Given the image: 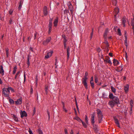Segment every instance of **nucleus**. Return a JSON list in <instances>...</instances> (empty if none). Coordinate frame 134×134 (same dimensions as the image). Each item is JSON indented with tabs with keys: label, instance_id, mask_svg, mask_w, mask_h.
<instances>
[{
	"label": "nucleus",
	"instance_id": "obj_1",
	"mask_svg": "<svg viewBox=\"0 0 134 134\" xmlns=\"http://www.w3.org/2000/svg\"><path fill=\"white\" fill-rule=\"evenodd\" d=\"M97 113L98 114V121L99 123L101 122L103 118V115L101 111L99 109H97Z\"/></svg>",
	"mask_w": 134,
	"mask_h": 134
},
{
	"label": "nucleus",
	"instance_id": "obj_2",
	"mask_svg": "<svg viewBox=\"0 0 134 134\" xmlns=\"http://www.w3.org/2000/svg\"><path fill=\"white\" fill-rule=\"evenodd\" d=\"M103 60L105 64L109 63L110 64H112V63L110 60V58L109 57L106 56L105 59H103Z\"/></svg>",
	"mask_w": 134,
	"mask_h": 134
},
{
	"label": "nucleus",
	"instance_id": "obj_3",
	"mask_svg": "<svg viewBox=\"0 0 134 134\" xmlns=\"http://www.w3.org/2000/svg\"><path fill=\"white\" fill-rule=\"evenodd\" d=\"M88 79H85V77L82 79V83L83 84L85 88L86 89H88L87 83L86 82V81Z\"/></svg>",
	"mask_w": 134,
	"mask_h": 134
},
{
	"label": "nucleus",
	"instance_id": "obj_4",
	"mask_svg": "<svg viewBox=\"0 0 134 134\" xmlns=\"http://www.w3.org/2000/svg\"><path fill=\"white\" fill-rule=\"evenodd\" d=\"M119 9L118 8H115L114 9V13L115 14H114V17L115 18V20H116V15L119 12Z\"/></svg>",
	"mask_w": 134,
	"mask_h": 134
},
{
	"label": "nucleus",
	"instance_id": "obj_5",
	"mask_svg": "<svg viewBox=\"0 0 134 134\" xmlns=\"http://www.w3.org/2000/svg\"><path fill=\"white\" fill-rule=\"evenodd\" d=\"M51 40V37H49L46 39V41H44L43 42V44L44 45H46L50 42Z\"/></svg>",
	"mask_w": 134,
	"mask_h": 134
},
{
	"label": "nucleus",
	"instance_id": "obj_6",
	"mask_svg": "<svg viewBox=\"0 0 134 134\" xmlns=\"http://www.w3.org/2000/svg\"><path fill=\"white\" fill-rule=\"evenodd\" d=\"M113 118L114 120L115 123L120 128L119 123L118 119L115 116H114L113 117Z\"/></svg>",
	"mask_w": 134,
	"mask_h": 134
},
{
	"label": "nucleus",
	"instance_id": "obj_7",
	"mask_svg": "<svg viewBox=\"0 0 134 134\" xmlns=\"http://www.w3.org/2000/svg\"><path fill=\"white\" fill-rule=\"evenodd\" d=\"M113 99V100L115 102L116 104H118L119 103V99L117 97H115Z\"/></svg>",
	"mask_w": 134,
	"mask_h": 134
},
{
	"label": "nucleus",
	"instance_id": "obj_8",
	"mask_svg": "<svg viewBox=\"0 0 134 134\" xmlns=\"http://www.w3.org/2000/svg\"><path fill=\"white\" fill-rule=\"evenodd\" d=\"M53 53V52L52 51H51L50 52H49L47 53V55L45 56V59H48L49 57H51Z\"/></svg>",
	"mask_w": 134,
	"mask_h": 134
},
{
	"label": "nucleus",
	"instance_id": "obj_9",
	"mask_svg": "<svg viewBox=\"0 0 134 134\" xmlns=\"http://www.w3.org/2000/svg\"><path fill=\"white\" fill-rule=\"evenodd\" d=\"M6 90L7 92H8V93L9 94L10 92V91H11V92H14L13 89L11 87H9L8 88H3V90Z\"/></svg>",
	"mask_w": 134,
	"mask_h": 134
},
{
	"label": "nucleus",
	"instance_id": "obj_10",
	"mask_svg": "<svg viewBox=\"0 0 134 134\" xmlns=\"http://www.w3.org/2000/svg\"><path fill=\"white\" fill-rule=\"evenodd\" d=\"M43 14L45 16L47 15L48 14L47 11V7L46 6H45L43 9Z\"/></svg>",
	"mask_w": 134,
	"mask_h": 134
},
{
	"label": "nucleus",
	"instance_id": "obj_11",
	"mask_svg": "<svg viewBox=\"0 0 134 134\" xmlns=\"http://www.w3.org/2000/svg\"><path fill=\"white\" fill-rule=\"evenodd\" d=\"M21 117L23 118V117L27 116V115L25 111H21V113H20Z\"/></svg>",
	"mask_w": 134,
	"mask_h": 134
},
{
	"label": "nucleus",
	"instance_id": "obj_12",
	"mask_svg": "<svg viewBox=\"0 0 134 134\" xmlns=\"http://www.w3.org/2000/svg\"><path fill=\"white\" fill-rule=\"evenodd\" d=\"M108 30L109 29H108L107 28L105 29V30L104 34L103 35V37L104 39H107V35L108 33Z\"/></svg>",
	"mask_w": 134,
	"mask_h": 134
},
{
	"label": "nucleus",
	"instance_id": "obj_13",
	"mask_svg": "<svg viewBox=\"0 0 134 134\" xmlns=\"http://www.w3.org/2000/svg\"><path fill=\"white\" fill-rule=\"evenodd\" d=\"M22 99L21 98L18 99L16 101H15V104L17 105L21 104L22 103Z\"/></svg>",
	"mask_w": 134,
	"mask_h": 134
},
{
	"label": "nucleus",
	"instance_id": "obj_14",
	"mask_svg": "<svg viewBox=\"0 0 134 134\" xmlns=\"http://www.w3.org/2000/svg\"><path fill=\"white\" fill-rule=\"evenodd\" d=\"M2 92L3 93L4 96L5 97H8L9 96V94L8 93V92H7L6 90H3V89Z\"/></svg>",
	"mask_w": 134,
	"mask_h": 134
},
{
	"label": "nucleus",
	"instance_id": "obj_15",
	"mask_svg": "<svg viewBox=\"0 0 134 134\" xmlns=\"http://www.w3.org/2000/svg\"><path fill=\"white\" fill-rule=\"evenodd\" d=\"M69 8L71 12V13L72 14L73 7L71 3H70L69 5Z\"/></svg>",
	"mask_w": 134,
	"mask_h": 134
},
{
	"label": "nucleus",
	"instance_id": "obj_16",
	"mask_svg": "<svg viewBox=\"0 0 134 134\" xmlns=\"http://www.w3.org/2000/svg\"><path fill=\"white\" fill-rule=\"evenodd\" d=\"M94 116H95V114L94 113L92 114V116H91V122L92 124H94Z\"/></svg>",
	"mask_w": 134,
	"mask_h": 134
},
{
	"label": "nucleus",
	"instance_id": "obj_17",
	"mask_svg": "<svg viewBox=\"0 0 134 134\" xmlns=\"http://www.w3.org/2000/svg\"><path fill=\"white\" fill-rule=\"evenodd\" d=\"M122 23L124 27H125V23L126 22V19L125 17H123L122 19Z\"/></svg>",
	"mask_w": 134,
	"mask_h": 134
},
{
	"label": "nucleus",
	"instance_id": "obj_18",
	"mask_svg": "<svg viewBox=\"0 0 134 134\" xmlns=\"http://www.w3.org/2000/svg\"><path fill=\"white\" fill-rule=\"evenodd\" d=\"M125 46H126V47H127L128 46V43L127 42V35L126 34V33L125 35Z\"/></svg>",
	"mask_w": 134,
	"mask_h": 134
},
{
	"label": "nucleus",
	"instance_id": "obj_19",
	"mask_svg": "<svg viewBox=\"0 0 134 134\" xmlns=\"http://www.w3.org/2000/svg\"><path fill=\"white\" fill-rule=\"evenodd\" d=\"M122 66H120L117 68L115 69L118 72H120L122 71L123 69Z\"/></svg>",
	"mask_w": 134,
	"mask_h": 134
},
{
	"label": "nucleus",
	"instance_id": "obj_20",
	"mask_svg": "<svg viewBox=\"0 0 134 134\" xmlns=\"http://www.w3.org/2000/svg\"><path fill=\"white\" fill-rule=\"evenodd\" d=\"M70 51V48L69 46L66 49V51L67 52V59L68 60L69 58V51Z\"/></svg>",
	"mask_w": 134,
	"mask_h": 134
},
{
	"label": "nucleus",
	"instance_id": "obj_21",
	"mask_svg": "<svg viewBox=\"0 0 134 134\" xmlns=\"http://www.w3.org/2000/svg\"><path fill=\"white\" fill-rule=\"evenodd\" d=\"M129 88V86L127 85L126 86H124V90L125 93H127L128 91Z\"/></svg>",
	"mask_w": 134,
	"mask_h": 134
},
{
	"label": "nucleus",
	"instance_id": "obj_22",
	"mask_svg": "<svg viewBox=\"0 0 134 134\" xmlns=\"http://www.w3.org/2000/svg\"><path fill=\"white\" fill-rule=\"evenodd\" d=\"M109 104L111 107L114 106V105L116 104L113 100L110 101L109 102Z\"/></svg>",
	"mask_w": 134,
	"mask_h": 134
},
{
	"label": "nucleus",
	"instance_id": "obj_23",
	"mask_svg": "<svg viewBox=\"0 0 134 134\" xmlns=\"http://www.w3.org/2000/svg\"><path fill=\"white\" fill-rule=\"evenodd\" d=\"M113 61V63L114 65H117L119 64V62L117 60H116L115 59H114Z\"/></svg>",
	"mask_w": 134,
	"mask_h": 134
},
{
	"label": "nucleus",
	"instance_id": "obj_24",
	"mask_svg": "<svg viewBox=\"0 0 134 134\" xmlns=\"http://www.w3.org/2000/svg\"><path fill=\"white\" fill-rule=\"evenodd\" d=\"M58 22V18H57L55 19V20L54 22V26H56L57 25V24Z\"/></svg>",
	"mask_w": 134,
	"mask_h": 134
},
{
	"label": "nucleus",
	"instance_id": "obj_25",
	"mask_svg": "<svg viewBox=\"0 0 134 134\" xmlns=\"http://www.w3.org/2000/svg\"><path fill=\"white\" fill-rule=\"evenodd\" d=\"M23 2L21 0H20L19 2V4L18 7L19 10H20L21 8V7L23 4Z\"/></svg>",
	"mask_w": 134,
	"mask_h": 134
},
{
	"label": "nucleus",
	"instance_id": "obj_26",
	"mask_svg": "<svg viewBox=\"0 0 134 134\" xmlns=\"http://www.w3.org/2000/svg\"><path fill=\"white\" fill-rule=\"evenodd\" d=\"M1 68L0 70V74H2V75H3L4 74V70L3 69V67L2 65H1Z\"/></svg>",
	"mask_w": 134,
	"mask_h": 134
},
{
	"label": "nucleus",
	"instance_id": "obj_27",
	"mask_svg": "<svg viewBox=\"0 0 134 134\" xmlns=\"http://www.w3.org/2000/svg\"><path fill=\"white\" fill-rule=\"evenodd\" d=\"M103 43H104L106 45V47H109V44H108V42L107 41V39H104V41L103 42Z\"/></svg>",
	"mask_w": 134,
	"mask_h": 134
},
{
	"label": "nucleus",
	"instance_id": "obj_28",
	"mask_svg": "<svg viewBox=\"0 0 134 134\" xmlns=\"http://www.w3.org/2000/svg\"><path fill=\"white\" fill-rule=\"evenodd\" d=\"M115 96H114L112 93H110L109 95V98L111 99H113Z\"/></svg>",
	"mask_w": 134,
	"mask_h": 134
},
{
	"label": "nucleus",
	"instance_id": "obj_29",
	"mask_svg": "<svg viewBox=\"0 0 134 134\" xmlns=\"http://www.w3.org/2000/svg\"><path fill=\"white\" fill-rule=\"evenodd\" d=\"M93 126V128L94 129L95 131L96 132H97L98 131L97 130V126L96 125H94V124H92Z\"/></svg>",
	"mask_w": 134,
	"mask_h": 134
},
{
	"label": "nucleus",
	"instance_id": "obj_30",
	"mask_svg": "<svg viewBox=\"0 0 134 134\" xmlns=\"http://www.w3.org/2000/svg\"><path fill=\"white\" fill-rule=\"evenodd\" d=\"M30 59V57L29 55H28L27 56V64L28 65V67H29V66L30 64V61H29Z\"/></svg>",
	"mask_w": 134,
	"mask_h": 134
},
{
	"label": "nucleus",
	"instance_id": "obj_31",
	"mask_svg": "<svg viewBox=\"0 0 134 134\" xmlns=\"http://www.w3.org/2000/svg\"><path fill=\"white\" fill-rule=\"evenodd\" d=\"M111 1L113 5H115L117 3V0H112Z\"/></svg>",
	"mask_w": 134,
	"mask_h": 134
},
{
	"label": "nucleus",
	"instance_id": "obj_32",
	"mask_svg": "<svg viewBox=\"0 0 134 134\" xmlns=\"http://www.w3.org/2000/svg\"><path fill=\"white\" fill-rule=\"evenodd\" d=\"M110 87L112 91L114 93H115L116 92L115 88L112 86H111Z\"/></svg>",
	"mask_w": 134,
	"mask_h": 134
},
{
	"label": "nucleus",
	"instance_id": "obj_33",
	"mask_svg": "<svg viewBox=\"0 0 134 134\" xmlns=\"http://www.w3.org/2000/svg\"><path fill=\"white\" fill-rule=\"evenodd\" d=\"M74 119L80 122V121H82L81 119L78 117H76L75 118H74Z\"/></svg>",
	"mask_w": 134,
	"mask_h": 134
},
{
	"label": "nucleus",
	"instance_id": "obj_34",
	"mask_svg": "<svg viewBox=\"0 0 134 134\" xmlns=\"http://www.w3.org/2000/svg\"><path fill=\"white\" fill-rule=\"evenodd\" d=\"M16 69H17L16 66H15L14 67V68H13V74H14L15 73L16 71Z\"/></svg>",
	"mask_w": 134,
	"mask_h": 134
},
{
	"label": "nucleus",
	"instance_id": "obj_35",
	"mask_svg": "<svg viewBox=\"0 0 134 134\" xmlns=\"http://www.w3.org/2000/svg\"><path fill=\"white\" fill-rule=\"evenodd\" d=\"M90 83L91 85V86L92 88H93L94 87V83L93 82V81H90Z\"/></svg>",
	"mask_w": 134,
	"mask_h": 134
},
{
	"label": "nucleus",
	"instance_id": "obj_36",
	"mask_svg": "<svg viewBox=\"0 0 134 134\" xmlns=\"http://www.w3.org/2000/svg\"><path fill=\"white\" fill-rule=\"evenodd\" d=\"M13 118L15 121H18V118H17V117H16V116H15V115H13Z\"/></svg>",
	"mask_w": 134,
	"mask_h": 134
},
{
	"label": "nucleus",
	"instance_id": "obj_37",
	"mask_svg": "<svg viewBox=\"0 0 134 134\" xmlns=\"http://www.w3.org/2000/svg\"><path fill=\"white\" fill-rule=\"evenodd\" d=\"M82 122V123L83 124V127H85V128H86L87 127V125L83 121H81Z\"/></svg>",
	"mask_w": 134,
	"mask_h": 134
},
{
	"label": "nucleus",
	"instance_id": "obj_38",
	"mask_svg": "<svg viewBox=\"0 0 134 134\" xmlns=\"http://www.w3.org/2000/svg\"><path fill=\"white\" fill-rule=\"evenodd\" d=\"M88 72H86L85 73V74L84 77H85V79H88V78L87 77V76H88Z\"/></svg>",
	"mask_w": 134,
	"mask_h": 134
},
{
	"label": "nucleus",
	"instance_id": "obj_39",
	"mask_svg": "<svg viewBox=\"0 0 134 134\" xmlns=\"http://www.w3.org/2000/svg\"><path fill=\"white\" fill-rule=\"evenodd\" d=\"M131 25L132 26H134V18L133 19H132Z\"/></svg>",
	"mask_w": 134,
	"mask_h": 134
},
{
	"label": "nucleus",
	"instance_id": "obj_40",
	"mask_svg": "<svg viewBox=\"0 0 134 134\" xmlns=\"http://www.w3.org/2000/svg\"><path fill=\"white\" fill-rule=\"evenodd\" d=\"M38 131L39 134H43V132L41 129H39L38 130Z\"/></svg>",
	"mask_w": 134,
	"mask_h": 134
},
{
	"label": "nucleus",
	"instance_id": "obj_41",
	"mask_svg": "<svg viewBox=\"0 0 134 134\" xmlns=\"http://www.w3.org/2000/svg\"><path fill=\"white\" fill-rule=\"evenodd\" d=\"M9 102L11 104H13L14 103V101L12 99H9Z\"/></svg>",
	"mask_w": 134,
	"mask_h": 134
},
{
	"label": "nucleus",
	"instance_id": "obj_42",
	"mask_svg": "<svg viewBox=\"0 0 134 134\" xmlns=\"http://www.w3.org/2000/svg\"><path fill=\"white\" fill-rule=\"evenodd\" d=\"M36 112V108L35 107H34V109L33 110V112L32 113V115L34 116V114H35V113Z\"/></svg>",
	"mask_w": 134,
	"mask_h": 134
},
{
	"label": "nucleus",
	"instance_id": "obj_43",
	"mask_svg": "<svg viewBox=\"0 0 134 134\" xmlns=\"http://www.w3.org/2000/svg\"><path fill=\"white\" fill-rule=\"evenodd\" d=\"M20 73V71H18L17 72V73H16V75H15V79H16L17 76Z\"/></svg>",
	"mask_w": 134,
	"mask_h": 134
},
{
	"label": "nucleus",
	"instance_id": "obj_44",
	"mask_svg": "<svg viewBox=\"0 0 134 134\" xmlns=\"http://www.w3.org/2000/svg\"><path fill=\"white\" fill-rule=\"evenodd\" d=\"M47 114L48 116V120H49V119L50 118V115L49 113V112L48 110H47Z\"/></svg>",
	"mask_w": 134,
	"mask_h": 134
},
{
	"label": "nucleus",
	"instance_id": "obj_45",
	"mask_svg": "<svg viewBox=\"0 0 134 134\" xmlns=\"http://www.w3.org/2000/svg\"><path fill=\"white\" fill-rule=\"evenodd\" d=\"M45 93L46 94H47L48 87H46L45 88Z\"/></svg>",
	"mask_w": 134,
	"mask_h": 134
},
{
	"label": "nucleus",
	"instance_id": "obj_46",
	"mask_svg": "<svg viewBox=\"0 0 134 134\" xmlns=\"http://www.w3.org/2000/svg\"><path fill=\"white\" fill-rule=\"evenodd\" d=\"M118 33L119 35L120 36H121V31H120V30L119 29H118Z\"/></svg>",
	"mask_w": 134,
	"mask_h": 134
},
{
	"label": "nucleus",
	"instance_id": "obj_47",
	"mask_svg": "<svg viewBox=\"0 0 134 134\" xmlns=\"http://www.w3.org/2000/svg\"><path fill=\"white\" fill-rule=\"evenodd\" d=\"M86 117L85 118V122L87 124H88V118L87 115H86Z\"/></svg>",
	"mask_w": 134,
	"mask_h": 134
},
{
	"label": "nucleus",
	"instance_id": "obj_48",
	"mask_svg": "<svg viewBox=\"0 0 134 134\" xmlns=\"http://www.w3.org/2000/svg\"><path fill=\"white\" fill-rule=\"evenodd\" d=\"M130 105L131 106H133V102L132 100H131L130 102Z\"/></svg>",
	"mask_w": 134,
	"mask_h": 134
},
{
	"label": "nucleus",
	"instance_id": "obj_49",
	"mask_svg": "<svg viewBox=\"0 0 134 134\" xmlns=\"http://www.w3.org/2000/svg\"><path fill=\"white\" fill-rule=\"evenodd\" d=\"M66 41H67V40L66 38L64 37V41H63L64 44L66 43Z\"/></svg>",
	"mask_w": 134,
	"mask_h": 134
},
{
	"label": "nucleus",
	"instance_id": "obj_50",
	"mask_svg": "<svg viewBox=\"0 0 134 134\" xmlns=\"http://www.w3.org/2000/svg\"><path fill=\"white\" fill-rule=\"evenodd\" d=\"M64 132H65V134H68V130L66 129L65 128V129Z\"/></svg>",
	"mask_w": 134,
	"mask_h": 134
},
{
	"label": "nucleus",
	"instance_id": "obj_51",
	"mask_svg": "<svg viewBox=\"0 0 134 134\" xmlns=\"http://www.w3.org/2000/svg\"><path fill=\"white\" fill-rule=\"evenodd\" d=\"M52 29V27H49L48 28V33L49 34L51 32V30Z\"/></svg>",
	"mask_w": 134,
	"mask_h": 134
},
{
	"label": "nucleus",
	"instance_id": "obj_52",
	"mask_svg": "<svg viewBox=\"0 0 134 134\" xmlns=\"http://www.w3.org/2000/svg\"><path fill=\"white\" fill-rule=\"evenodd\" d=\"M95 81L96 83H97L98 82V79L97 77H95Z\"/></svg>",
	"mask_w": 134,
	"mask_h": 134
},
{
	"label": "nucleus",
	"instance_id": "obj_53",
	"mask_svg": "<svg viewBox=\"0 0 134 134\" xmlns=\"http://www.w3.org/2000/svg\"><path fill=\"white\" fill-rule=\"evenodd\" d=\"M13 12V10H12V9L10 10L9 11V14L10 15L12 14Z\"/></svg>",
	"mask_w": 134,
	"mask_h": 134
},
{
	"label": "nucleus",
	"instance_id": "obj_54",
	"mask_svg": "<svg viewBox=\"0 0 134 134\" xmlns=\"http://www.w3.org/2000/svg\"><path fill=\"white\" fill-rule=\"evenodd\" d=\"M28 131H29V133L30 134H33V133H32V131L31 130L30 128H29Z\"/></svg>",
	"mask_w": 134,
	"mask_h": 134
},
{
	"label": "nucleus",
	"instance_id": "obj_55",
	"mask_svg": "<svg viewBox=\"0 0 134 134\" xmlns=\"http://www.w3.org/2000/svg\"><path fill=\"white\" fill-rule=\"evenodd\" d=\"M52 23L51 22H49V24L48 26L49 27H52Z\"/></svg>",
	"mask_w": 134,
	"mask_h": 134
},
{
	"label": "nucleus",
	"instance_id": "obj_56",
	"mask_svg": "<svg viewBox=\"0 0 134 134\" xmlns=\"http://www.w3.org/2000/svg\"><path fill=\"white\" fill-rule=\"evenodd\" d=\"M97 51L98 52H100L101 50V49L99 47L97 48Z\"/></svg>",
	"mask_w": 134,
	"mask_h": 134
},
{
	"label": "nucleus",
	"instance_id": "obj_57",
	"mask_svg": "<svg viewBox=\"0 0 134 134\" xmlns=\"http://www.w3.org/2000/svg\"><path fill=\"white\" fill-rule=\"evenodd\" d=\"M36 85H37V80H38V79L37 78V76H36Z\"/></svg>",
	"mask_w": 134,
	"mask_h": 134
},
{
	"label": "nucleus",
	"instance_id": "obj_58",
	"mask_svg": "<svg viewBox=\"0 0 134 134\" xmlns=\"http://www.w3.org/2000/svg\"><path fill=\"white\" fill-rule=\"evenodd\" d=\"M93 34V32H92L91 33V36H90V37L91 39L92 38Z\"/></svg>",
	"mask_w": 134,
	"mask_h": 134
},
{
	"label": "nucleus",
	"instance_id": "obj_59",
	"mask_svg": "<svg viewBox=\"0 0 134 134\" xmlns=\"http://www.w3.org/2000/svg\"><path fill=\"white\" fill-rule=\"evenodd\" d=\"M32 92H33L32 87V86H31V87L30 93H32Z\"/></svg>",
	"mask_w": 134,
	"mask_h": 134
},
{
	"label": "nucleus",
	"instance_id": "obj_60",
	"mask_svg": "<svg viewBox=\"0 0 134 134\" xmlns=\"http://www.w3.org/2000/svg\"><path fill=\"white\" fill-rule=\"evenodd\" d=\"M36 35H37L36 33L35 34H34V39H35L36 38Z\"/></svg>",
	"mask_w": 134,
	"mask_h": 134
},
{
	"label": "nucleus",
	"instance_id": "obj_61",
	"mask_svg": "<svg viewBox=\"0 0 134 134\" xmlns=\"http://www.w3.org/2000/svg\"><path fill=\"white\" fill-rule=\"evenodd\" d=\"M7 57H8L9 55V52H6Z\"/></svg>",
	"mask_w": 134,
	"mask_h": 134
},
{
	"label": "nucleus",
	"instance_id": "obj_62",
	"mask_svg": "<svg viewBox=\"0 0 134 134\" xmlns=\"http://www.w3.org/2000/svg\"><path fill=\"white\" fill-rule=\"evenodd\" d=\"M70 134H74V132L71 129V132H70Z\"/></svg>",
	"mask_w": 134,
	"mask_h": 134
},
{
	"label": "nucleus",
	"instance_id": "obj_63",
	"mask_svg": "<svg viewBox=\"0 0 134 134\" xmlns=\"http://www.w3.org/2000/svg\"><path fill=\"white\" fill-rule=\"evenodd\" d=\"M64 48L65 49L66 47V43L64 44Z\"/></svg>",
	"mask_w": 134,
	"mask_h": 134
},
{
	"label": "nucleus",
	"instance_id": "obj_64",
	"mask_svg": "<svg viewBox=\"0 0 134 134\" xmlns=\"http://www.w3.org/2000/svg\"><path fill=\"white\" fill-rule=\"evenodd\" d=\"M12 20L11 19H10L9 21V23L10 24H11L12 23Z\"/></svg>",
	"mask_w": 134,
	"mask_h": 134
}]
</instances>
